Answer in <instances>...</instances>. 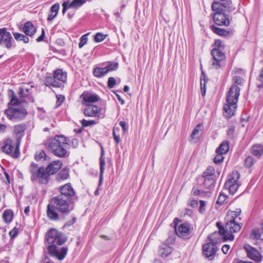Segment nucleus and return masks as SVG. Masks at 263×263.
I'll use <instances>...</instances> for the list:
<instances>
[{"label":"nucleus","instance_id":"nucleus-1","mask_svg":"<svg viewBox=\"0 0 263 263\" xmlns=\"http://www.w3.org/2000/svg\"><path fill=\"white\" fill-rule=\"evenodd\" d=\"M46 240L49 245L47 248L49 255L57 257L60 260H63L67 254V248L62 247L58 250L55 244L63 245L67 241V237L56 229H51L46 234Z\"/></svg>","mask_w":263,"mask_h":263},{"label":"nucleus","instance_id":"nucleus-2","mask_svg":"<svg viewBox=\"0 0 263 263\" xmlns=\"http://www.w3.org/2000/svg\"><path fill=\"white\" fill-rule=\"evenodd\" d=\"M71 200L63 195H58L53 198L47 207V215L51 220L58 221L59 216L56 210L64 215H68L71 210Z\"/></svg>","mask_w":263,"mask_h":263},{"label":"nucleus","instance_id":"nucleus-3","mask_svg":"<svg viewBox=\"0 0 263 263\" xmlns=\"http://www.w3.org/2000/svg\"><path fill=\"white\" fill-rule=\"evenodd\" d=\"M46 148L55 156L64 158L68 156L69 144L67 138L62 135H56L48 138L45 142Z\"/></svg>","mask_w":263,"mask_h":263},{"label":"nucleus","instance_id":"nucleus-4","mask_svg":"<svg viewBox=\"0 0 263 263\" xmlns=\"http://www.w3.org/2000/svg\"><path fill=\"white\" fill-rule=\"evenodd\" d=\"M241 212L240 209H236L235 211H229L227 213L225 217V230L228 236L240 231L242 226L240 222L241 218L239 217Z\"/></svg>","mask_w":263,"mask_h":263},{"label":"nucleus","instance_id":"nucleus-5","mask_svg":"<svg viewBox=\"0 0 263 263\" xmlns=\"http://www.w3.org/2000/svg\"><path fill=\"white\" fill-rule=\"evenodd\" d=\"M240 88L236 85H233L228 92L227 103L223 106V110L227 114V117L230 118L234 115L237 105Z\"/></svg>","mask_w":263,"mask_h":263},{"label":"nucleus","instance_id":"nucleus-6","mask_svg":"<svg viewBox=\"0 0 263 263\" xmlns=\"http://www.w3.org/2000/svg\"><path fill=\"white\" fill-rule=\"evenodd\" d=\"M225 48L224 43L219 40H215L214 48L211 50V54L213 58L212 68L217 69L221 67L222 62L226 58L225 53L223 52Z\"/></svg>","mask_w":263,"mask_h":263},{"label":"nucleus","instance_id":"nucleus-7","mask_svg":"<svg viewBox=\"0 0 263 263\" xmlns=\"http://www.w3.org/2000/svg\"><path fill=\"white\" fill-rule=\"evenodd\" d=\"M67 73L61 69L57 70L53 77H47L45 79V84L46 86L61 87L66 82Z\"/></svg>","mask_w":263,"mask_h":263},{"label":"nucleus","instance_id":"nucleus-8","mask_svg":"<svg viewBox=\"0 0 263 263\" xmlns=\"http://www.w3.org/2000/svg\"><path fill=\"white\" fill-rule=\"evenodd\" d=\"M216 226L219 229L218 231H216L209 235L208 238L211 243L215 244L221 242L222 240H233L234 236L233 234H230L229 236L227 234L224 227L221 224L220 222H217Z\"/></svg>","mask_w":263,"mask_h":263},{"label":"nucleus","instance_id":"nucleus-9","mask_svg":"<svg viewBox=\"0 0 263 263\" xmlns=\"http://www.w3.org/2000/svg\"><path fill=\"white\" fill-rule=\"evenodd\" d=\"M4 145L1 147V150L3 152L14 158L20 156V143L17 142L15 143L12 139L7 138L4 141Z\"/></svg>","mask_w":263,"mask_h":263},{"label":"nucleus","instance_id":"nucleus-10","mask_svg":"<svg viewBox=\"0 0 263 263\" xmlns=\"http://www.w3.org/2000/svg\"><path fill=\"white\" fill-rule=\"evenodd\" d=\"M240 174L237 171H234L229 176L228 180L225 182L224 187L228 190L231 194H234L239 188L240 183L239 179Z\"/></svg>","mask_w":263,"mask_h":263},{"label":"nucleus","instance_id":"nucleus-11","mask_svg":"<svg viewBox=\"0 0 263 263\" xmlns=\"http://www.w3.org/2000/svg\"><path fill=\"white\" fill-rule=\"evenodd\" d=\"M215 13L213 16V20L215 23L219 26L224 25L229 26L230 21L229 16L224 13V11L227 10L223 8H220L219 10H213Z\"/></svg>","mask_w":263,"mask_h":263},{"label":"nucleus","instance_id":"nucleus-12","mask_svg":"<svg viewBox=\"0 0 263 263\" xmlns=\"http://www.w3.org/2000/svg\"><path fill=\"white\" fill-rule=\"evenodd\" d=\"M5 114L10 120H21L26 116L27 111L22 107L10 108L5 111Z\"/></svg>","mask_w":263,"mask_h":263},{"label":"nucleus","instance_id":"nucleus-13","mask_svg":"<svg viewBox=\"0 0 263 263\" xmlns=\"http://www.w3.org/2000/svg\"><path fill=\"white\" fill-rule=\"evenodd\" d=\"M14 41L9 32L5 28L0 29V44L8 49L13 47Z\"/></svg>","mask_w":263,"mask_h":263},{"label":"nucleus","instance_id":"nucleus-14","mask_svg":"<svg viewBox=\"0 0 263 263\" xmlns=\"http://www.w3.org/2000/svg\"><path fill=\"white\" fill-rule=\"evenodd\" d=\"M244 249L247 252L248 257L255 261L257 262H259L261 261L262 256L260 252L256 249L252 247L249 245H245Z\"/></svg>","mask_w":263,"mask_h":263},{"label":"nucleus","instance_id":"nucleus-15","mask_svg":"<svg viewBox=\"0 0 263 263\" xmlns=\"http://www.w3.org/2000/svg\"><path fill=\"white\" fill-rule=\"evenodd\" d=\"M231 0H219V2H214L212 5V10H219L220 8H224L227 11L232 12L235 10V7L231 5Z\"/></svg>","mask_w":263,"mask_h":263},{"label":"nucleus","instance_id":"nucleus-16","mask_svg":"<svg viewBox=\"0 0 263 263\" xmlns=\"http://www.w3.org/2000/svg\"><path fill=\"white\" fill-rule=\"evenodd\" d=\"M101 110L102 108L98 106L88 105L84 110V114L87 117L103 118V116L101 114Z\"/></svg>","mask_w":263,"mask_h":263},{"label":"nucleus","instance_id":"nucleus-17","mask_svg":"<svg viewBox=\"0 0 263 263\" xmlns=\"http://www.w3.org/2000/svg\"><path fill=\"white\" fill-rule=\"evenodd\" d=\"M176 234L182 238H188L191 234L190 224L183 223L179 226L178 228H175Z\"/></svg>","mask_w":263,"mask_h":263},{"label":"nucleus","instance_id":"nucleus-18","mask_svg":"<svg viewBox=\"0 0 263 263\" xmlns=\"http://www.w3.org/2000/svg\"><path fill=\"white\" fill-rule=\"evenodd\" d=\"M217 249L215 244L211 242L207 243L203 247V255L209 259H212L214 258Z\"/></svg>","mask_w":263,"mask_h":263},{"label":"nucleus","instance_id":"nucleus-19","mask_svg":"<svg viewBox=\"0 0 263 263\" xmlns=\"http://www.w3.org/2000/svg\"><path fill=\"white\" fill-rule=\"evenodd\" d=\"M60 194L59 195H63L65 198L71 200V198L75 195V192L71 187V184L67 183L60 188Z\"/></svg>","mask_w":263,"mask_h":263},{"label":"nucleus","instance_id":"nucleus-20","mask_svg":"<svg viewBox=\"0 0 263 263\" xmlns=\"http://www.w3.org/2000/svg\"><path fill=\"white\" fill-rule=\"evenodd\" d=\"M25 124H17L13 127V135L16 139V142L20 144L21 140L24 136V132L26 129Z\"/></svg>","mask_w":263,"mask_h":263},{"label":"nucleus","instance_id":"nucleus-21","mask_svg":"<svg viewBox=\"0 0 263 263\" xmlns=\"http://www.w3.org/2000/svg\"><path fill=\"white\" fill-rule=\"evenodd\" d=\"M62 163L60 160L51 162L46 168V172L49 175L56 173L62 167Z\"/></svg>","mask_w":263,"mask_h":263},{"label":"nucleus","instance_id":"nucleus-22","mask_svg":"<svg viewBox=\"0 0 263 263\" xmlns=\"http://www.w3.org/2000/svg\"><path fill=\"white\" fill-rule=\"evenodd\" d=\"M49 175L44 167H41L39 168L37 174L36 175V179L39 180L42 184H46L49 181Z\"/></svg>","mask_w":263,"mask_h":263},{"label":"nucleus","instance_id":"nucleus-23","mask_svg":"<svg viewBox=\"0 0 263 263\" xmlns=\"http://www.w3.org/2000/svg\"><path fill=\"white\" fill-rule=\"evenodd\" d=\"M83 100L87 103H95L100 99L99 97L96 94H92L90 92H84L81 95Z\"/></svg>","mask_w":263,"mask_h":263},{"label":"nucleus","instance_id":"nucleus-24","mask_svg":"<svg viewBox=\"0 0 263 263\" xmlns=\"http://www.w3.org/2000/svg\"><path fill=\"white\" fill-rule=\"evenodd\" d=\"M36 31V28L31 22H27L23 27V32L27 35L32 36Z\"/></svg>","mask_w":263,"mask_h":263},{"label":"nucleus","instance_id":"nucleus-25","mask_svg":"<svg viewBox=\"0 0 263 263\" xmlns=\"http://www.w3.org/2000/svg\"><path fill=\"white\" fill-rule=\"evenodd\" d=\"M172 248L166 243H163L160 247L159 254L162 257H166L171 253Z\"/></svg>","mask_w":263,"mask_h":263},{"label":"nucleus","instance_id":"nucleus-26","mask_svg":"<svg viewBox=\"0 0 263 263\" xmlns=\"http://www.w3.org/2000/svg\"><path fill=\"white\" fill-rule=\"evenodd\" d=\"M60 9V4L55 3L50 8L49 14L47 18L48 21H52L57 15Z\"/></svg>","mask_w":263,"mask_h":263},{"label":"nucleus","instance_id":"nucleus-27","mask_svg":"<svg viewBox=\"0 0 263 263\" xmlns=\"http://www.w3.org/2000/svg\"><path fill=\"white\" fill-rule=\"evenodd\" d=\"M230 143L228 141H223L216 149V153H220L222 154H226L229 151Z\"/></svg>","mask_w":263,"mask_h":263},{"label":"nucleus","instance_id":"nucleus-28","mask_svg":"<svg viewBox=\"0 0 263 263\" xmlns=\"http://www.w3.org/2000/svg\"><path fill=\"white\" fill-rule=\"evenodd\" d=\"M108 73V70L106 68L96 67L93 69V74L97 78L104 77Z\"/></svg>","mask_w":263,"mask_h":263},{"label":"nucleus","instance_id":"nucleus-29","mask_svg":"<svg viewBox=\"0 0 263 263\" xmlns=\"http://www.w3.org/2000/svg\"><path fill=\"white\" fill-rule=\"evenodd\" d=\"M13 211L10 209H7L4 211L3 214V218L4 221L7 223H10L13 217Z\"/></svg>","mask_w":263,"mask_h":263},{"label":"nucleus","instance_id":"nucleus-30","mask_svg":"<svg viewBox=\"0 0 263 263\" xmlns=\"http://www.w3.org/2000/svg\"><path fill=\"white\" fill-rule=\"evenodd\" d=\"M211 29L215 33L221 36H227L229 33L228 31L214 25L211 26Z\"/></svg>","mask_w":263,"mask_h":263},{"label":"nucleus","instance_id":"nucleus-31","mask_svg":"<svg viewBox=\"0 0 263 263\" xmlns=\"http://www.w3.org/2000/svg\"><path fill=\"white\" fill-rule=\"evenodd\" d=\"M253 154L257 157H260L263 153V146L261 145H256L252 147Z\"/></svg>","mask_w":263,"mask_h":263},{"label":"nucleus","instance_id":"nucleus-32","mask_svg":"<svg viewBox=\"0 0 263 263\" xmlns=\"http://www.w3.org/2000/svg\"><path fill=\"white\" fill-rule=\"evenodd\" d=\"M204 182L203 184L204 186L208 189H211L214 186L215 181L213 177H203Z\"/></svg>","mask_w":263,"mask_h":263},{"label":"nucleus","instance_id":"nucleus-33","mask_svg":"<svg viewBox=\"0 0 263 263\" xmlns=\"http://www.w3.org/2000/svg\"><path fill=\"white\" fill-rule=\"evenodd\" d=\"M105 157L103 156V152H102L101 156L100 158V180L102 179L103 174L105 169Z\"/></svg>","mask_w":263,"mask_h":263},{"label":"nucleus","instance_id":"nucleus-34","mask_svg":"<svg viewBox=\"0 0 263 263\" xmlns=\"http://www.w3.org/2000/svg\"><path fill=\"white\" fill-rule=\"evenodd\" d=\"M39 168L37 165L34 163H32L30 167V172L31 173V180H36V175L37 174Z\"/></svg>","mask_w":263,"mask_h":263},{"label":"nucleus","instance_id":"nucleus-35","mask_svg":"<svg viewBox=\"0 0 263 263\" xmlns=\"http://www.w3.org/2000/svg\"><path fill=\"white\" fill-rule=\"evenodd\" d=\"M69 176V173L67 170H63L60 172L57 175V179L59 181L66 180Z\"/></svg>","mask_w":263,"mask_h":263},{"label":"nucleus","instance_id":"nucleus-36","mask_svg":"<svg viewBox=\"0 0 263 263\" xmlns=\"http://www.w3.org/2000/svg\"><path fill=\"white\" fill-rule=\"evenodd\" d=\"M8 95L11 97L10 103L11 105H16L18 104L19 102L17 97L16 96L14 91L12 90H9Z\"/></svg>","mask_w":263,"mask_h":263},{"label":"nucleus","instance_id":"nucleus-37","mask_svg":"<svg viewBox=\"0 0 263 263\" xmlns=\"http://www.w3.org/2000/svg\"><path fill=\"white\" fill-rule=\"evenodd\" d=\"M13 35L15 39L17 41H23L25 43H27L29 41L28 37L23 34L20 33H14Z\"/></svg>","mask_w":263,"mask_h":263},{"label":"nucleus","instance_id":"nucleus-38","mask_svg":"<svg viewBox=\"0 0 263 263\" xmlns=\"http://www.w3.org/2000/svg\"><path fill=\"white\" fill-rule=\"evenodd\" d=\"M228 201V196L223 193H221L218 198L217 200V203L220 204H223L226 203Z\"/></svg>","mask_w":263,"mask_h":263},{"label":"nucleus","instance_id":"nucleus-39","mask_svg":"<svg viewBox=\"0 0 263 263\" xmlns=\"http://www.w3.org/2000/svg\"><path fill=\"white\" fill-rule=\"evenodd\" d=\"M203 125L201 124H198L195 128L193 129L191 134V137L192 139H194L197 138V136L199 133V130H202Z\"/></svg>","mask_w":263,"mask_h":263},{"label":"nucleus","instance_id":"nucleus-40","mask_svg":"<svg viewBox=\"0 0 263 263\" xmlns=\"http://www.w3.org/2000/svg\"><path fill=\"white\" fill-rule=\"evenodd\" d=\"M215 173V170L213 167L209 166L205 171L203 173V177H213Z\"/></svg>","mask_w":263,"mask_h":263},{"label":"nucleus","instance_id":"nucleus-41","mask_svg":"<svg viewBox=\"0 0 263 263\" xmlns=\"http://www.w3.org/2000/svg\"><path fill=\"white\" fill-rule=\"evenodd\" d=\"M119 64L117 62H110L109 64L105 67L106 70H108V72L111 71L116 70L118 69Z\"/></svg>","mask_w":263,"mask_h":263},{"label":"nucleus","instance_id":"nucleus-42","mask_svg":"<svg viewBox=\"0 0 263 263\" xmlns=\"http://www.w3.org/2000/svg\"><path fill=\"white\" fill-rule=\"evenodd\" d=\"M216 155L214 159V162L216 164H220L224 159L223 154L220 153H216Z\"/></svg>","mask_w":263,"mask_h":263},{"label":"nucleus","instance_id":"nucleus-43","mask_svg":"<svg viewBox=\"0 0 263 263\" xmlns=\"http://www.w3.org/2000/svg\"><path fill=\"white\" fill-rule=\"evenodd\" d=\"M120 130L119 127H115L113 129V136L114 139L116 142L117 144H119L120 142V135L119 134H117V133L119 132Z\"/></svg>","mask_w":263,"mask_h":263},{"label":"nucleus","instance_id":"nucleus-44","mask_svg":"<svg viewBox=\"0 0 263 263\" xmlns=\"http://www.w3.org/2000/svg\"><path fill=\"white\" fill-rule=\"evenodd\" d=\"M89 34V33H87L82 35V36L81 37L80 42L79 44V47L80 48H82L87 43V41H88L87 36Z\"/></svg>","mask_w":263,"mask_h":263},{"label":"nucleus","instance_id":"nucleus-45","mask_svg":"<svg viewBox=\"0 0 263 263\" xmlns=\"http://www.w3.org/2000/svg\"><path fill=\"white\" fill-rule=\"evenodd\" d=\"M106 37V35L102 33H97L95 37H94V41L96 42H101L103 41Z\"/></svg>","mask_w":263,"mask_h":263},{"label":"nucleus","instance_id":"nucleus-46","mask_svg":"<svg viewBox=\"0 0 263 263\" xmlns=\"http://www.w3.org/2000/svg\"><path fill=\"white\" fill-rule=\"evenodd\" d=\"M97 123V122H96L95 120H86L85 119H83L81 121V124L83 127H87L91 126L93 125H95Z\"/></svg>","mask_w":263,"mask_h":263},{"label":"nucleus","instance_id":"nucleus-47","mask_svg":"<svg viewBox=\"0 0 263 263\" xmlns=\"http://www.w3.org/2000/svg\"><path fill=\"white\" fill-rule=\"evenodd\" d=\"M175 237L176 234L172 233V234L170 235L168 238L163 243H166L168 246L173 244L175 241Z\"/></svg>","mask_w":263,"mask_h":263},{"label":"nucleus","instance_id":"nucleus-48","mask_svg":"<svg viewBox=\"0 0 263 263\" xmlns=\"http://www.w3.org/2000/svg\"><path fill=\"white\" fill-rule=\"evenodd\" d=\"M260 232V230L254 229L252 231L251 237L254 239H259L261 235Z\"/></svg>","mask_w":263,"mask_h":263},{"label":"nucleus","instance_id":"nucleus-49","mask_svg":"<svg viewBox=\"0 0 263 263\" xmlns=\"http://www.w3.org/2000/svg\"><path fill=\"white\" fill-rule=\"evenodd\" d=\"M254 159L252 156H249L245 160V164L246 167H250L254 163Z\"/></svg>","mask_w":263,"mask_h":263},{"label":"nucleus","instance_id":"nucleus-50","mask_svg":"<svg viewBox=\"0 0 263 263\" xmlns=\"http://www.w3.org/2000/svg\"><path fill=\"white\" fill-rule=\"evenodd\" d=\"M45 157V153L44 151H40L38 152H36L34 158L36 160L39 161L44 158Z\"/></svg>","mask_w":263,"mask_h":263},{"label":"nucleus","instance_id":"nucleus-51","mask_svg":"<svg viewBox=\"0 0 263 263\" xmlns=\"http://www.w3.org/2000/svg\"><path fill=\"white\" fill-rule=\"evenodd\" d=\"M56 98L57 100L56 107H58L61 106L62 103L64 101L65 97L61 95H57Z\"/></svg>","mask_w":263,"mask_h":263},{"label":"nucleus","instance_id":"nucleus-52","mask_svg":"<svg viewBox=\"0 0 263 263\" xmlns=\"http://www.w3.org/2000/svg\"><path fill=\"white\" fill-rule=\"evenodd\" d=\"M207 81L203 79V80L201 79L200 85H201V95L202 96H204L205 94V87Z\"/></svg>","mask_w":263,"mask_h":263},{"label":"nucleus","instance_id":"nucleus-53","mask_svg":"<svg viewBox=\"0 0 263 263\" xmlns=\"http://www.w3.org/2000/svg\"><path fill=\"white\" fill-rule=\"evenodd\" d=\"M116 84V80L113 77L109 78L108 80V87L109 88H113Z\"/></svg>","mask_w":263,"mask_h":263},{"label":"nucleus","instance_id":"nucleus-54","mask_svg":"<svg viewBox=\"0 0 263 263\" xmlns=\"http://www.w3.org/2000/svg\"><path fill=\"white\" fill-rule=\"evenodd\" d=\"M235 132V128L234 126L230 127L228 130H227V136L230 138L232 139L233 138V135Z\"/></svg>","mask_w":263,"mask_h":263},{"label":"nucleus","instance_id":"nucleus-55","mask_svg":"<svg viewBox=\"0 0 263 263\" xmlns=\"http://www.w3.org/2000/svg\"><path fill=\"white\" fill-rule=\"evenodd\" d=\"M205 204L206 202L203 200L200 201V206H199V212L201 213H203L205 211Z\"/></svg>","mask_w":263,"mask_h":263},{"label":"nucleus","instance_id":"nucleus-56","mask_svg":"<svg viewBox=\"0 0 263 263\" xmlns=\"http://www.w3.org/2000/svg\"><path fill=\"white\" fill-rule=\"evenodd\" d=\"M202 193L201 191L196 187H193L192 190V194L195 196L200 195Z\"/></svg>","mask_w":263,"mask_h":263},{"label":"nucleus","instance_id":"nucleus-57","mask_svg":"<svg viewBox=\"0 0 263 263\" xmlns=\"http://www.w3.org/2000/svg\"><path fill=\"white\" fill-rule=\"evenodd\" d=\"M120 125L122 128L123 131L124 133H125L127 130V125L125 121H121L119 123Z\"/></svg>","mask_w":263,"mask_h":263},{"label":"nucleus","instance_id":"nucleus-58","mask_svg":"<svg viewBox=\"0 0 263 263\" xmlns=\"http://www.w3.org/2000/svg\"><path fill=\"white\" fill-rule=\"evenodd\" d=\"M230 248V247L228 245H224L222 246L221 248V250L223 252L224 254H227L228 252V251L229 250Z\"/></svg>","mask_w":263,"mask_h":263},{"label":"nucleus","instance_id":"nucleus-59","mask_svg":"<svg viewBox=\"0 0 263 263\" xmlns=\"http://www.w3.org/2000/svg\"><path fill=\"white\" fill-rule=\"evenodd\" d=\"M235 83L237 84H241L243 82V80L239 77L236 76L233 78Z\"/></svg>","mask_w":263,"mask_h":263},{"label":"nucleus","instance_id":"nucleus-60","mask_svg":"<svg viewBox=\"0 0 263 263\" xmlns=\"http://www.w3.org/2000/svg\"><path fill=\"white\" fill-rule=\"evenodd\" d=\"M198 201L194 199L190 202L189 205L193 208H196L198 206Z\"/></svg>","mask_w":263,"mask_h":263},{"label":"nucleus","instance_id":"nucleus-61","mask_svg":"<svg viewBox=\"0 0 263 263\" xmlns=\"http://www.w3.org/2000/svg\"><path fill=\"white\" fill-rule=\"evenodd\" d=\"M45 37V31L44 29H42V34L41 35L36 39V41L37 42H41L44 40V38Z\"/></svg>","mask_w":263,"mask_h":263},{"label":"nucleus","instance_id":"nucleus-62","mask_svg":"<svg viewBox=\"0 0 263 263\" xmlns=\"http://www.w3.org/2000/svg\"><path fill=\"white\" fill-rule=\"evenodd\" d=\"M41 263H54L47 256H45L42 260Z\"/></svg>","mask_w":263,"mask_h":263},{"label":"nucleus","instance_id":"nucleus-63","mask_svg":"<svg viewBox=\"0 0 263 263\" xmlns=\"http://www.w3.org/2000/svg\"><path fill=\"white\" fill-rule=\"evenodd\" d=\"M7 126L5 124H0V134L5 133Z\"/></svg>","mask_w":263,"mask_h":263},{"label":"nucleus","instance_id":"nucleus-64","mask_svg":"<svg viewBox=\"0 0 263 263\" xmlns=\"http://www.w3.org/2000/svg\"><path fill=\"white\" fill-rule=\"evenodd\" d=\"M114 15H115V16L116 17V21L119 22H120V23H121L122 18L120 17V15L119 12H116L114 14Z\"/></svg>","mask_w":263,"mask_h":263}]
</instances>
